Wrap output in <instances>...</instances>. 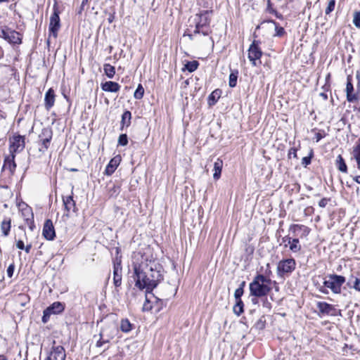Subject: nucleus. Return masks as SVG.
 Returning a JSON list of instances; mask_svg holds the SVG:
<instances>
[{
  "instance_id": "46",
  "label": "nucleus",
  "mask_w": 360,
  "mask_h": 360,
  "mask_svg": "<svg viewBox=\"0 0 360 360\" xmlns=\"http://www.w3.org/2000/svg\"><path fill=\"white\" fill-rule=\"evenodd\" d=\"M149 293H147L146 292V301L143 304V311H150L152 309V305L150 304V300L148 297V295Z\"/></svg>"
},
{
  "instance_id": "12",
  "label": "nucleus",
  "mask_w": 360,
  "mask_h": 360,
  "mask_svg": "<svg viewBox=\"0 0 360 360\" xmlns=\"http://www.w3.org/2000/svg\"><path fill=\"white\" fill-rule=\"evenodd\" d=\"M122 260L116 257L113 262V283L116 288L122 285Z\"/></svg>"
},
{
  "instance_id": "41",
  "label": "nucleus",
  "mask_w": 360,
  "mask_h": 360,
  "mask_svg": "<svg viewBox=\"0 0 360 360\" xmlns=\"http://www.w3.org/2000/svg\"><path fill=\"white\" fill-rule=\"evenodd\" d=\"M297 229H303L304 232L308 233L309 232V229L307 226L302 224H292L291 225L290 230L296 231Z\"/></svg>"
},
{
  "instance_id": "40",
  "label": "nucleus",
  "mask_w": 360,
  "mask_h": 360,
  "mask_svg": "<svg viewBox=\"0 0 360 360\" xmlns=\"http://www.w3.org/2000/svg\"><path fill=\"white\" fill-rule=\"evenodd\" d=\"M314 157V151L311 149L309 154L308 156L304 157L302 160V164L304 167H307V165L311 164V159Z\"/></svg>"
},
{
  "instance_id": "44",
  "label": "nucleus",
  "mask_w": 360,
  "mask_h": 360,
  "mask_svg": "<svg viewBox=\"0 0 360 360\" xmlns=\"http://www.w3.org/2000/svg\"><path fill=\"white\" fill-rule=\"evenodd\" d=\"M353 23L356 27L360 29V11H355L354 13Z\"/></svg>"
},
{
  "instance_id": "29",
  "label": "nucleus",
  "mask_w": 360,
  "mask_h": 360,
  "mask_svg": "<svg viewBox=\"0 0 360 360\" xmlns=\"http://www.w3.org/2000/svg\"><path fill=\"white\" fill-rule=\"evenodd\" d=\"M222 166L223 162L221 160L217 159V160L214 164V173L213 174V178L214 179H219L221 176Z\"/></svg>"
},
{
  "instance_id": "33",
  "label": "nucleus",
  "mask_w": 360,
  "mask_h": 360,
  "mask_svg": "<svg viewBox=\"0 0 360 360\" xmlns=\"http://www.w3.org/2000/svg\"><path fill=\"white\" fill-rule=\"evenodd\" d=\"M120 329L124 333H129L132 329V324L127 319H122L120 323Z\"/></svg>"
},
{
  "instance_id": "16",
  "label": "nucleus",
  "mask_w": 360,
  "mask_h": 360,
  "mask_svg": "<svg viewBox=\"0 0 360 360\" xmlns=\"http://www.w3.org/2000/svg\"><path fill=\"white\" fill-rule=\"evenodd\" d=\"M115 335V328L114 326L108 325L101 328L99 337L101 339H103V342H108L114 338Z\"/></svg>"
},
{
  "instance_id": "54",
  "label": "nucleus",
  "mask_w": 360,
  "mask_h": 360,
  "mask_svg": "<svg viewBox=\"0 0 360 360\" xmlns=\"http://www.w3.org/2000/svg\"><path fill=\"white\" fill-rule=\"evenodd\" d=\"M16 247L17 248H18L19 250H23L25 248V244H24V242L21 240H19L18 241H17L16 243Z\"/></svg>"
},
{
  "instance_id": "36",
  "label": "nucleus",
  "mask_w": 360,
  "mask_h": 360,
  "mask_svg": "<svg viewBox=\"0 0 360 360\" xmlns=\"http://www.w3.org/2000/svg\"><path fill=\"white\" fill-rule=\"evenodd\" d=\"M16 300L22 307L30 302V297L27 294L20 293L17 295Z\"/></svg>"
},
{
  "instance_id": "38",
  "label": "nucleus",
  "mask_w": 360,
  "mask_h": 360,
  "mask_svg": "<svg viewBox=\"0 0 360 360\" xmlns=\"http://www.w3.org/2000/svg\"><path fill=\"white\" fill-rule=\"evenodd\" d=\"M211 32L210 27L195 26L193 31L194 34H202L204 36H207Z\"/></svg>"
},
{
  "instance_id": "2",
  "label": "nucleus",
  "mask_w": 360,
  "mask_h": 360,
  "mask_svg": "<svg viewBox=\"0 0 360 360\" xmlns=\"http://www.w3.org/2000/svg\"><path fill=\"white\" fill-rule=\"evenodd\" d=\"M271 280L267 276L258 274L249 285L251 296L256 297H266L271 290Z\"/></svg>"
},
{
  "instance_id": "15",
  "label": "nucleus",
  "mask_w": 360,
  "mask_h": 360,
  "mask_svg": "<svg viewBox=\"0 0 360 360\" xmlns=\"http://www.w3.org/2000/svg\"><path fill=\"white\" fill-rule=\"evenodd\" d=\"M42 236L48 240H53L56 238V231L51 219H46L44 221Z\"/></svg>"
},
{
  "instance_id": "42",
  "label": "nucleus",
  "mask_w": 360,
  "mask_h": 360,
  "mask_svg": "<svg viewBox=\"0 0 360 360\" xmlns=\"http://www.w3.org/2000/svg\"><path fill=\"white\" fill-rule=\"evenodd\" d=\"M128 143V137L126 134H122L118 138V145L125 146Z\"/></svg>"
},
{
  "instance_id": "30",
  "label": "nucleus",
  "mask_w": 360,
  "mask_h": 360,
  "mask_svg": "<svg viewBox=\"0 0 360 360\" xmlns=\"http://www.w3.org/2000/svg\"><path fill=\"white\" fill-rule=\"evenodd\" d=\"M11 227V219H4L1 224V229L4 236H8Z\"/></svg>"
},
{
  "instance_id": "47",
  "label": "nucleus",
  "mask_w": 360,
  "mask_h": 360,
  "mask_svg": "<svg viewBox=\"0 0 360 360\" xmlns=\"http://www.w3.org/2000/svg\"><path fill=\"white\" fill-rule=\"evenodd\" d=\"M243 292L244 290H243L242 288H237L234 292V297L236 298V300H242L241 297L243 296Z\"/></svg>"
},
{
  "instance_id": "32",
  "label": "nucleus",
  "mask_w": 360,
  "mask_h": 360,
  "mask_svg": "<svg viewBox=\"0 0 360 360\" xmlns=\"http://www.w3.org/2000/svg\"><path fill=\"white\" fill-rule=\"evenodd\" d=\"M103 70H104L105 75L108 78L111 79L115 76V68L114 66L111 65L110 64H108V63L104 64Z\"/></svg>"
},
{
  "instance_id": "5",
  "label": "nucleus",
  "mask_w": 360,
  "mask_h": 360,
  "mask_svg": "<svg viewBox=\"0 0 360 360\" xmlns=\"http://www.w3.org/2000/svg\"><path fill=\"white\" fill-rule=\"evenodd\" d=\"M296 268V262L293 258L281 259L277 264L276 272L279 277L290 276Z\"/></svg>"
},
{
  "instance_id": "17",
  "label": "nucleus",
  "mask_w": 360,
  "mask_h": 360,
  "mask_svg": "<svg viewBox=\"0 0 360 360\" xmlns=\"http://www.w3.org/2000/svg\"><path fill=\"white\" fill-rule=\"evenodd\" d=\"M15 154L11 153L10 155L6 156L4 158L3 169L8 170L10 175H13L15 168L16 164L15 162Z\"/></svg>"
},
{
  "instance_id": "37",
  "label": "nucleus",
  "mask_w": 360,
  "mask_h": 360,
  "mask_svg": "<svg viewBox=\"0 0 360 360\" xmlns=\"http://www.w3.org/2000/svg\"><path fill=\"white\" fill-rule=\"evenodd\" d=\"M244 304L242 300H236V304L233 306V312L237 315L240 316L244 311Z\"/></svg>"
},
{
  "instance_id": "49",
  "label": "nucleus",
  "mask_w": 360,
  "mask_h": 360,
  "mask_svg": "<svg viewBox=\"0 0 360 360\" xmlns=\"http://www.w3.org/2000/svg\"><path fill=\"white\" fill-rule=\"evenodd\" d=\"M201 2L200 6L206 8H211L213 4L212 0H202Z\"/></svg>"
},
{
  "instance_id": "26",
  "label": "nucleus",
  "mask_w": 360,
  "mask_h": 360,
  "mask_svg": "<svg viewBox=\"0 0 360 360\" xmlns=\"http://www.w3.org/2000/svg\"><path fill=\"white\" fill-rule=\"evenodd\" d=\"M347 285L349 288H352L360 292V277H354L351 276L347 283Z\"/></svg>"
},
{
  "instance_id": "59",
  "label": "nucleus",
  "mask_w": 360,
  "mask_h": 360,
  "mask_svg": "<svg viewBox=\"0 0 360 360\" xmlns=\"http://www.w3.org/2000/svg\"><path fill=\"white\" fill-rule=\"evenodd\" d=\"M354 156L357 162L358 165L359 166L360 165V153L354 152Z\"/></svg>"
},
{
  "instance_id": "31",
  "label": "nucleus",
  "mask_w": 360,
  "mask_h": 360,
  "mask_svg": "<svg viewBox=\"0 0 360 360\" xmlns=\"http://www.w3.org/2000/svg\"><path fill=\"white\" fill-rule=\"evenodd\" d=\"M238 71L237 70H231L229 75V85L230 87L233 88L237 84Z\"/></svg>"
},
{
  "instance_id": "1",
  "label": "nucleus",
  "mask_w": 360,
  "mask_h": 360,
  "mask_svg": "<svg viewBox=\"0 0 360 360\" xmlns=\"http://www.w3.org/2000/svg\"><path fill=\"white\" fill-rule=\"evenodd\" d=\"M162 270L161 265L154 261L135 264L134 266L135 286L140 290L146 289L147 293H151V295L158 300V298L152 292L163 280Z\"/></svg>"
},
{
  "instance_id": "63",
  "label": "nucleus",
  "mask_w": 360,
  "mask_h": 360,
  "mask_svg": "<svg viewBox=\"0 0 360 360\" xmlns=\"http://www.w3.org/2000/svg\"><path fill=\"white\" fill-rule=\"evenodd\" d=\"M319 291L323 294H328V291L324 285L319 288Z\"/></svg>"
},
{
  "instance_id": "58",
  "label": "nucleus",
  "mask_w": 360,
  "mask_h": 360,
  "mask_svg": "<svg viewBox=\"0 0 360 360\" xmlns=\"http://www.w3.org/2000/svg\"><path fill=\"white\" fill-rule=\"evenodd\" d=\"M354 156L357 162L358 165L359 166L360 165V153L354 152Z\"/></svg>"
},
{
  "instance_id": "3",
  "label": "nucleus",
  "mask_w": 360,
  "mask_h": 360,
  "mask_svg": "<svg viewBox=\"0 0 360 360\" xmlns=\"http://www.w3.org/2000/svg\"><path fill=\"white\" fill-rule=\"evenodd\" d=\"M53 132L51 129L44 128L39 135L37 147H31L29 150L30 155L36 158H41L49 149L52 140Z\"/></svg>"
},
{
  "instance_id": "45",
  "label": "nucleus",
  "mask_w": 360,
  "mask_h": 360,
  "mask_svg": "<svg viewBox=\"0 0 360 360\" xmlns=\"http://www.w3.org/2000/svg\"><path fill=\"white\" fill-rule=\"evenodd\" d=\"M266 321L264 316L261 317L255 324V327L258 330H262L265 328Z\"/></svg>"
},
{
  "instance_id": "55",
  "label": "nucleus",
  "mask_w": 360,
  "mask_h": 360,
  "mask_svg": "<svg viewBox=\"0 0 360 360\" xmlns=\"http://www.w3.org/2000/svg\"><path fill=\"white\" fill-rule=\"evenodd\" d=\"M356 79L358 80L357 86H356L357 90H358V91H360V72L359 71L356 72Z\"/></svg>"
},
{
  "instance_id": "28",
  "label": "nucleus",
  "mask_w": 360,
  "mask_h": 360,
  "mask_svg": "<svg viewBox=\"0 0 360 360\" xmlns=\"http://www.w3.org/2000/svg\"><path fill=\"white\" fill-rule=\"evenodd\" d=\"M25 212H27L28 215L30 217L25 218L26 224L29 226V228L31 231H33L35 228L34 222V214L30 207L27 206L25 207Z\"/></svg>"
},
{
  "instance_id": "34",
  "label": "nucleus",
  "mask_w": 360,
  "mask_h": 360,
  "mask_svg": "<svg viewBox=\"0 0 360 360\" xmlns=\"http://www.w3.org/2000/svg\"><path fill=\"white\" fill-rule=\"evenodd\" d=\"M199 63L197 60L188 61L184 65V70H187L189 72H193L198 69Z\"/></svg>"
},
{
  "instance_id": "4",
  "label": "nucleus",
  "mask_w": 360,
  "mask_h": 360,
  "mask_svg": "<svg viewBox=\"0 0 360 360\" xmlns=\"http://www.w3.org/2000/svg\"><path fill=\"white\" fill-rule=\"evenodd\" d=\"M327 277L328 279L323 281L324 286L330 288L335 294L341 293L342 285L346 281L345 277L335 274H329Z\"/></svg>"
},
{
  "instance_id": "35",
  "label": "nucleus",
  "mask_w": 360,
  "mask_h": 360,
  "mask_svg": "<svg viewBox=\"0 0 360 360\" xmlns=\"http://www.w3.org/2000/svg\"><path fill=\"white\" fill-rule=\"evenodd\" d=\"M288 244L290 250L292 252H297L301 250V245H300V241L298 238L291 239V243Z\"/></svg>"
},
{
  "instance_id": "64",
  "label": "nucleus",
  "mask_w": 360,
  "mask_h": 360,
  "mask_svg": "<svg viewBox=\"0 0 360 360\" xmlns=\"http://www.w3.org/2000/svg\"><path fill=\"white\" fill-rule=\"evenodd\" d=\"M354 152L359 153H360V139L359 141L358 144L354 147Z\"/></svg>"
},
{
  "instance_id": "10",
  "label": "nucleus",
  "mask_w": 360,
  "mask_h": 360,
  "mask_svg": "<svg viewBox=\"0 0 360 360\" xmlns=\"http://www.w3.org/2000/svg\"><path fill=\"white\" fill-rule=\"evenodd\" d=\"M317 309H319L318 315L321 317L324 315L337 316L341 315V311L331 304L326 302H318L316 304Z\"/></svg>"
},
{
  "instance_id": "9",
  "label": "nucleus",
  "mask_w": 360,
  "mask_h": 360,
  "mask_svg": "<svg viewBox=\"0 0 360 360\" xmlns=\"http://www.w3.org/2000/svg\"><path fill=\"white\" fill-rule=\"evenodd\" d=\"M260 43V41L254 40L248 49V58L253 66L261 64L260 58L262 56V51L259 48Z\"/></svg>"
},
{
  "instance_id": "53",
  "label": "nucleus",
  "mask_w": 360,
  "mask_h": 360,
  "mask_svg": "<svg viewBox=\"0 0 360 360\" xmlns=\"http://www.w3.org/2000/svg\"><path fill=\"white\" fill-rule=\"evenodd\" d=\"M263 307L264 308H266L267 309L270 310L271 309V304L269 302L266 298V296L263 300Z\"/></svg>"
},
{
  "instance_id": "62",
  "label": "nucleus",
  "mask_w": 360,
  "mask_h": 360,
  "mask_svg": "<svg viewBox=\"0 0 360 360\" xmlns=\"http://www.w3.org/2000/svg\"><path fill=\"white\" fill-rule=\"evenodd\" d=\"M31 248H32V244H27L26 246H25V248L23 250H25L26 253H30Z\"/></svg>"
},
{
  "instance_id": "19",
  "label": "nucleus",
  "mask_w": 360,
  "mask_h": 360,
  "mask_svg": "<svg viewBox=\"0 0 360 360\" xmlns=\"http://www.w3.org/2000/svg\"><path fill=\"white\" fill-rule=\"evenodd\" d=\"M63 202L65 207V210L66 211V213L65 215L66 217L70 216V210H72L74 212H77V208L76 207L75 201L73 200L72 195H69L66 198H63Z\"/></svg>"
},
{
  "instance_id": "60",
  "label": "nucleus",
  "mask_w": 360,
  "mask_h": 360,
  "mask_svg": "<svg viewBox=\"0 0 360 360\" xmlns=\"http://www.w3.org/2000/svg\"><path fill=\"white\" fill-rule=\"evenodd\" d=\"M271 13L274 14L276 16L277 18H279V19H282L283 18L282 14L278 13L276 10H272V11H271Z\"/></svg>"
},
{
  "instance_id": "61",
  "label": "nucleus",
  "mask_w": 360,
  "mask_h": 360,
  "mask_svg": "<svg viewBox=\"0 0 360 360\" xmlns=\"http://www.w3.org/2000/svg\"><path fill=\"white\" fill-rule=\"evenodd\" d=\"M114 19H115V13H110L108 18V21L109 23H111L113 22Z\"/></svg>"
},
{
  "instance_id": "43",
  "label": "nucleus",
  "mask_w": 360,
  "mask_h": 360,
  "mask_svg": "<svg viewBox=\"0 0 360 360\" xmlns=\"http://www.w3.org/2000/svg\"><path fill=\"white\" fill-rule=\"evenodd\" d=\"M335 0H330L328 1V6L326 8L325 13L326 15H329L335 8Z\"/></svg>"
},
{
  "instance_id": "8",
  "label": "nucleus",
  "mask_w": 360,
  "mask_h": 360,
  "mask_svg": "<svg viewBox=\"0 0 360 360\" xmlns=\"http://www.w3.org/2000/svg\"><path fill=\"white\" fill-rule=\"evenodd\" d=\"M65 310V304L60 302H54L50 306L46 307L43 311L41 321L46 323L51 315H58Z\"/></svg>"
},
{
  "instance_id": "48",
  "label": "nucleus",
  "mask_w": 360,
  "mask_h": 360,
  "mask_svg": "<svg viewBox=\"0 0 360 360\" xmlns=\"http://www.w3.org/2000/svg\"><path fill=\"white\" fill-rule=\"evenodd\" d=\"M14 269H15V265L14 264H11L8 269H7V271H6V273H7V276L9 278H12L13 275V272H14Z\"/></svg>"
},
{
  "instance_id": "7",
  "label": "nucleus",
  "mask_w": 360,
  "mask_h": 360,
  "mask_svg": "<svg viewBox=\"0 0 360 360\" xmlns=\"http://www.w3.org/2000/svg\"><path fill=\"white\" fill-rule=\"evenodd\" d=\"M53 12L50 18L49 31V36H52L53 38L56 39L58 37V31L60 27V20L59 17L60 11L56 4L53 5Z\"/></svg>"
},
{
  "instance_id": "13",
  "label": "nucleus",
  "mask_w": 360,
  "mask_h": 360,
  "mask_svg": "<svg viewBox=\"0 0 360 360\" xmlns=\"http://www.w3.org/2000/svg\"><path fill=\"white\" fill-rule=\"evenodd\" d=\"M345 91L347 100L348 102L353 103L358 101V94L359 91H357V93H354V85L352 83V76L350 75L347 77Z\"/></svg>"
},
{
  "instance_id": "24",
  "label": "nucleus",
  "mask_w": 360,
  "mask_h": 360,
  "mask_svg": "<svg viewBox=\"0 0 360 360\" xmlns=\"http://www.w3.org/2000/svg\"><path fill=\"white\" fill-rule=\"evenodd\" d=\"M263 22L272 23L274 25L276 32L274 35V37H282L285 34L284 28L281 27L274 20H264Z\"/></svg>"
},
{
  "instance_id": "39",
  "label": "nucleus",
  "mask_w": 360,
  "mask_h": 360,
  "mask_svg": "<svg viewBox=\"0 0 360 360\" xmlns=\"http://www.w3.org/2000/svg\"><path fill=\"white\" fill-rule=\"evenodd\" d=\"M144 95V89L143 86L139 84L134 94V97L136 99H141Z\"/></svg>"
},
{
  "instance_id": "27",
  "label": "nucleus",
  "mask_w": 360,
  "mask_h": 360,
  "mask_svg": "<svg viewBox=\"0 0 360 360\" xmlns=\"http://www.w3.org/2000/svg\"><path fill=\"white\" fill-rule=\"evenodd\" d=\"M335 165L337 168L343 173H347V166L345 163L344 158L341 155H339L335 161Z\"/></svg>"
},
{
  "instance_id": "11",
  "label": "nucleus",
  "mask_w": 360,
  "mask_h": 360,
  "mask_svg": "<svg viewBox=\"0 0 360 360\" xmlns=\"http://www.w3.org/2000/svg\"><path fill=\"white\" fill-rule=\"evenodd\" d=\"M65 350L63 346L53 345L44 360H65Z\"/></svg>"
},
{
  "instance_id": "56",
  "label": "nucleus",
  "mask_w": 360,
  "mask_h": 360,
  "mask_svg": "<svg viewBox=\"0 0 360 360\" xmlns=\"http://www.w3.org/2000/svg\"><path fill=\"white\" fill-rule=\"evenodd\" d=\"M103 339H101V338H99V340L96 342V346L97 347H102L104 344L105 343H108V342H103Z\"/></svg>"
},
{
  "instance_id": "51",
  "label": "nucleus",
  "mask_w": 360,
  "mask_h": 360,
  "mask_svg": "<svg viewBox=\"0 0 360 360\" xmlns=\"http://www.w3.org/2000/svg\"><path fill=\"white\" fill-rule=\"evenodd\" d=\"M329 200H330V199H329V198H322V199L319 202V207H322V208L325 207L327 205V204H328V201H329Z\"/></svg>"
},
{
  "instance_id": "23",
  "label": "nucleus",
  "mask_w": 360,
  "mask_h": 360,
  "mask_svg": "<svg viewBox=\"0 0 360 360\" xmlns=\"http://www.w3.org/2000/svg\"><path fill=\"white\" fill-rule=\"evenodd\" d=\"M221 90L217 89L213 91L208 96L207 103L210 106H212L217 103L221 96Z\"/></svg>"
},
{
  "instance_id": "57",
  "label": "nucleus",
  "mask_w": 360,
  "mask_h": 360,
  "mask_svg": "<svg viewBox=\"0 0 360 360\" xmlns=\"http://www.w3.org/2000/svg\"><path fill=\"white\" fill-rule=\"evenodd\" d=\"M324 137V134H322L320 132H318L315 134V139L316 141L319 142L321 139H322Z\"/></svg>"
},
{
  "instance_id": "14",
  "label": "nucleus",
  "mask_w": 360,
  "mask_h": 360,
  "mask_svg": "<svg viewBox=\"0 0 360 360\" xmlns=\"http://www.w3.org/2000/svg\"><path fill=\"white\" fill-rule=\"evenodd\" d=\"M25 148V136L21 135H14L13 141L10 146V151L11 153L22 151Z\"/></svg>"
},
{
  "instance_id": "25",
  "label": "nucleus",
  "mask_w": 360,
  "mask_h": 360,
  "mask_svg": "<svg viewBox=\"0 0 360 360\" xmlns=\"http://www.w3.org/2000/svg\"><path fill=\"white\" fill-rule=\"evenodd\" d=\"M131 112L129 110H125L122 115L121 127H120L121 130H123L124 127H128L131 124Z\"/></svg>"
},
{
  "instance_id": "18",
  "label": "nucleus",
  "mask_w": 360,
  "mask_h": 360,
  "mask_svg": "<svg viewBox=\"0 0 360 360\" xmlns=\"http://www.w3.org/2000/svg\"><path fill=\"white\" fill-rule=\"evenodd\" d=\"M55 100V91L52 88H50L47 90L44 96V108L46 110H50L53 107Z\"/></svg>"
},
{
  "instance_id": "22",
  "label": "nucleus",
  "mask_w": 360,
  "mask_h": 360,
  "mask_svg": "<svg viewBox=\"0 0 360 360\" xmlns=\"http://www.w3.org/2000/svg\"><path fill=\"white\" fill-rule=\"evenodd\" d=\"M101 89L104 91L116 93L120 91V85L112 81H108L101 84Z\"/></svg>"
},
{
  "instance_id": "21",
  "label": "nucleus",
  "mask_w": 360,
  "mask_h": 360,
  "mask_svg": "<svg viewBox=\"0 0 360 360\" xmlns=\"http://www.w3.org/2000/svg\"><path fill=\"white\" fill-rule=\"evenodd\" d=\"M212 11H204L202 13L197 14L196 15L198 17V21L197 22L195 26L198 27H210V19L207 16V15L210 13H212Z\"/></svg>"
},
{
  "instance_id": "20",
  "label": "nucleus",
  "mask_w": 360,
  "mask_h": 360,
  "mask_svg": "<svg viewBox=\"0 0 360 360\" xmlns=\"http://www.w3.org/2000/svg\"><path fill=\"white\" fill-rule=\"evenodd\" d=\"M121 161V156L117 155L112 158L108 164L107 165L104 171V174L107 176L112 175L115 171L116 170L117 167L120 165V162Z\"/></svg>"
},
{
  "instance_id": "50",
  "label": "nucleus",
  "mask_w": 360,
  "mask_h": 360,
  "mask_svg": "<svg viewBox=\"0 0 360 360\" xmlns=\"http://www.w3.org/2000/svg\"><path fill=\"white\" fill-rule=\"evenodd\" d=\"M291 156H292L293 158H297V149L295 148H291L289 150L288 154V158H290Z\"/></svg>"
},
{
  "instance_id": "6",
  "label": "nucleus",
  "mask_w": 360,
  "mask_h": 360,
  "mask_svg": "<svg viewBox=\"0 0 360 360\" xmlns=\"http://www.w3.org/2000/svg\"><path fill=\"white\" fill-rule=\"evenodd\" d=\"M0 37L13 45L22 43L21 34L7 26L0 27Z\"/></svg>"
},
{
  "instance_id": "52",
  "label": "nucleus",
  "mask_w": 360,
  "mask_h": 360,
  "mask_svg": "<svg viewBox=\"0 0 360 360\" xmlns=\"http://www.w3.org/2000/svg\"><path fill=\"white\" fill-rule=\"evenodd\" d=\"M330 79V74L328 73L326 75V82L325 85L323 86V87H322L326 91H328V89L330 88V84H328Z\"/></svg>"
}]
</instances>
